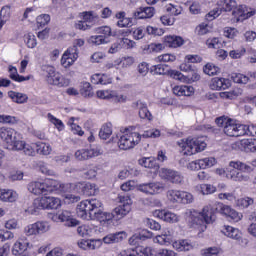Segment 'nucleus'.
Returning a JSON list of instances; mask_svg holds the SVG:
<instances>
[{"label": "nucleus", "mask_w": 256, "mask_h": 256, "mask_svg": "<svg viewBox=\"0 0 256 256\" xmlns=\"http://www.w3.org/2000/svg\"><path fill=\"white\" fill-rule=\"evenodd\" d=\"M0 138L5 143L6 148L9 151H24L25 155L33 157L35 150L29 144L21 139V133L17 130L9 127L0 128Z\"/></svg>", "instance_id": "obj_1"}, {"label": "nucleus", "mask_w": 256, "mask_h": 256, "mask_svg": "<svg viewBox=\"0 0 256 256\" xmlns=\"http://www.w3.org/2000/svg\"><path fill=\"white\" fill-rule=\"evenodd\" d=\"M190 220L194 225L199 226L200 231H205L207 225L215 221V208L208 205L203 208L202 212L196 210L190 211Z\"/></svg>", "instance_id": "obj_2"}, {"label": "nucleus", "mask_w": 256, "mask_h": 256, "mask_svg": "<svg viewBox=\"0 0 256 256\" xmlns=\"http://www.w3.org/2000/svg\"><path fill=\"white\" fill-rule=\"evenodd\" d=\"M230 167H232V169L227 174V177L232 179V181H249V176L244 174L253 171V167L249 164H245L241 161H232L230 162ZM239 171H243L244 173Z\"/></svg>", "instance_id": "obj_3"}, {"label": "nucleus", "mask_w": 256, "mask_h": 256, "mask_svg": "<svg viewBox=\"0 0 256 256\" xmlns=\"http://www.w3.org/2000/svg\"><path fill=\"white\" fill-rule=\"evenodd\" d=\"M179 147H181L184 155H195L196 153H201L205 151L207 143L199 138H188L186 140H181L178 142Z\"/></svg>", "instance_id": "obj_4"}, {"label": "nucleus", "mask_w": 256, "mask_h": 256, "mask_svg": "<svg viewBox=\"0 0 256 256\" xmlns=\"http://www.w3.org/2000/svg\"><path fill=\"white\" fill-rule=\"evenodd\" d=\"M118 199L120 205L112 211L115 221H121L123 217L129 215V213H131V205H133V201L129 196H119Z\"/></svg>", "instance_id": "obj_5"}, {"label": "nucleus", "mask_w": 256, "mask_h": 256, "mask_svg": "<svg viewBox=\"0 0 256 256\" xmlns=\"http://www.w3.org/2000/svg\"><path fill=\"white\" fill-rule=\"evenodd\" d=\"M140 142L141 134L138 132H126L120 137L118 147L122 151H129V149H133L136 145H139Z\"/></svg>", "instance_id": "obj_6"}, {"label": "nucleus", "mask_w": 256, "mask_h": 256, "mask_svg": "<svg viewBox=\"0 0 256 256\" xmlns=\"http://www.w3.org/2000/svg\"><path fill=\"white\" fill-rule=\"evenodd\" d=\"M46 81L49 85H55L56 87H69V79L63 77L61 73L55 71V67L46 66Z\"/></svg>", "instance_id": "obj_7"}, {"label": "nucleus", "mask_w": 256, "mask_h": 256, "mask_svg": "<svg viewBox=\"0 0 256 256\" xmlns=\"http://www.w3.org/2000/svg\"><path fill=\"white\" fill-rule=\"evenodd\" d=\"M70 185V188H72L74 193H77L78 195H85L86 197H91L99 193V188H97V185L89 182H77Z\"/></svg>", "instance_id": "obj_8"}, {"label": "nucleus", "mask_w": 256, "mask_h": 256, "mask_svg": "<svg viewBox=\"0 0 256 256\" xmlns=\"http://www.w3.org/2000/svg\"><path fill=\"white\" fill-rule=\"evenodd\" d=\"M33 206L35 209H59L61 199L53 196H43L40 199H35Z\"/></svg>", "instance_id": "obj_9"}, {"label": "nucleus", "mask_w": 256, "mask_h": 256, "mask_svg": "<svg viewBox=\"0 0 256 256\" xmlns=\"http://www.w3.org/2000/svg\"><path fill=\"white\" fill-rule=\"evenodd\" d=\"M52 221L65 223L66 227H77V225H79V220L73 218V214L68 210H63L58 214L52 215Z\"/></svg>", "instance_id": "obj_10"}, {"label": "nucleus", "mask_w": 256, "mask_h": 256, "mask_svg": "<svg viewBox=\"0 0 256 256\" xmlns=\"http://www.w3.org/2000/svg\"><path fill=\"white\" fill-rule=\"evenodd\" d=\"M222 4V8H216L212 11H210L207 15L206 18L208 19V21H213V19H217V17H219V15H221V11H234V9L237 7V1L235 0H223L221 2Z\"/></svg>", "instance_id": "obj_11"}, {"label": "nucleus", "mask_w": 256, "mask_h": 256, "mask_svg": "<svg viewBox=\"0 0 256 256\" xmlns=\"http://www.w3.org/2000/svg\"><path fill=\"white\" fill-rule=\"evenodd\" d=\"M138 189L141 193H145L146 195H159V193L165 191V185L161 182H150L140 184Z\"/></svg>", "instance_id": "obj_12"}, {"label": "nucleus", "mask_w": 256, "mask_h": 256, "mask_svg": "<svg viewBox=\"0 0 256 256\" xmlns=\"http://www.w3.org/2000/svg\"><path fill=\"white\" fill-rule=\"evenodd\" d=\"M99 155H103V151L99 148H81L75 152L74 157L77 161H89V159L99 157Z\"/></svg>", "instance_id": "obj_13"}, {"label": "nucleus", "mask_w": 256, "mask_h": 256, "mask_svg": "<svg viewBox=\"0 0 256 256\" xmlns=\"http://www.w3.org/2000/svg\"><path fill=\"white\" fill-rule=\"evenodd\" d=\"M44 187L46 189V195L48 193H53V191H60L61 193H66L68 189H71V184H62L55 179H46L44 181Z\"/></svg>", "instance_id": "obj_14"}, {"label": "nucleus", "mask_w": 256, "mask_h": 256, "mask_svg": "<svg viewBox=\"0 0 256 256\" xmlns=\"http://www.w3.org/2000/svg\"><path fill=\"white\" fill-rule=\"evenodd\" d=\"M79 58V50L76 49V47H70L68 48L61 58V65L67 69L68 67H71L75 61Z\"/></svg>", "instance_id": "obj_15"}, {"label": "nucleus", "mask_w": 256, "mask_h": 256, "mask_svg": "<svg viewBox=\"0 0 256 256\" xmlns=\"http://www.w3.org/2000/svg\"><path fill=\"white\" fill-rule=\"evenodd\" d=\"M160 177L161 179H165L166 181H170V183H175L176 185H180V183L183 182V175H181V173L168 168H161Z\"/></svg>", "instance_id": "obj_16"}, {"label": "nucleus", "mask_w": 256, "mask_h": 256, "mask_svg": "<svg viewBox=\"0 0 256 256\" xmlns=\"http://www.w3.org/2000/svg\"><path fill=\"white\" fill-rule=\"evenodd\" d=\"M224 133L228 137H242L243 124H237L233 119H230L228 124L224 126Z\"/></svg>", "instance_id": "obj_17"}, {"label": "nucleus", "mask_w": 256, "mask_h": 256, "mask_svg": "<svg viewBox=\"0 0 256 256\" xmlns=\"http://www.w3.org/2000/svg\"><path fill=\"white\" fill-rule=\"evenodd\" d=\"M80 203L82 204V206H84V210L88 215V219H91L93 217V211H96V209H101V207H103V203L95 198L90 200H84Z\"/></svg>", "instance_id": "obj_18"}, {"label": "nucleus", "mask_w": 256, "mask_h": 256, "mask_svg": "<svg viewBox=\"0 0 256 256\" xmlns=\"http://www.w3.org/2000/svg\"><path fill=\"white\" fill-rule=\"evenodd\" d=\"M233 17L236 21H241V19H249V17H253L255 15V11L249 12V9L245 5H236L234 11H232Z\"/></svg>", "instance_id": "obj_19"}, {"label": "nucleus", "mask_w": 256, "mask_h": 256, "mask_svg": "<svg viewBox=\"0 0 256 256\" xmlns=\"http://www.w3.org/2000/svg\"><path fill=\"white\" fill-rule=\"evenodd\" d=\"M155 217L162 219L166 223H179V216L177 214L167 210H156L154 212Z\"/></svg>", "instance_id": "obj_20"}, {"label": "nucleus", "mask_w": 256, "mask_h": 256, "mask_svg": "<svg viewBox=\"0 0 256 256\" xmlns=\"http://www.w3.org/2000/svg\"><path fill=\"white\" fill-rule=\"evenodd\" d=\"M31 249V243L27 240V237L23 236L19 238L13 245L12 254L23 253Z\"/></svg>", "instance_id": "obj_21"}, {"label": "nucleus", "mask_w": 256, "mask_h": 256, "mask_svg": "<svg viewBox=\"0 0 256 256\" xmlns=\"http://www.w3.org/2000/svg\"><path fill=\"white\" fill-rule=\"evenodd\" d=\"M231 87V81L226 78H213L210 83V88L213 91H220V89H229Z\"/></svg>", "instance_id": "obj_22"}, {"label": "nucleus", "mask_w": 256, "mask_h": 256, "mask_svg": "<svg viewBox=\"0 0 256 256\" xmlns=\"http://www.w3.org/2000/svg\"><path fill=\"white\" fill-rule=\"evenodd\" d=\"M155 15V7H140L134 12L135 19H151Z\"/></svg>", "instance_id": "obj_23"}, {"label": "nucleus", "mask_w": 256, "mask_h": 256, "mask_svg": "<svg viewBox=\"0 0 256 256\" xmlns=\"http://www.w3.org/2000/svg\"><path fill=\"white\" fill-rule=\"evenodd\" d=\"M125 237H127V233H125L124 231H121V232H116L113 234L106 235L102 239V241L106 245H111L113 243H121V241H123V239H125Z\"/></svg>", "instance_id": "obj_24"}, {"label": "nucleus", "mask_w": 256, "mask_h": 256, "mask_svg": "<svg viewBox=\"0 0 256 256\" xmlns=\"http://www.w3.org/2000/svg\"><path fill=\"white\" fill-rule=\"evenodd\" d=\"M17 197H19V195L13 190L0 189V201H4V203H15Z\"/></svg>", "instance_id": "obj_25"}, {"label": "nucleus", "mask_w": 256, "mask_h": 256, "mask_svg": "<svg viewBox=\"0 0 256 256\" xmlns=\"http://www.w3.org/2000/svg\"><path fill=\"white\" fill-rule=\"evenodd\" d=\"M28 191L33 193V195H47L45 182H30L28 184Z\"/></svg>", "instance_id": "obj_26"}, {"label": "nucleus", "mask_w": 256, "mask_h": 256, "mask_svg": "<svg viewBox=\"0 0 256 256\" xmlns=\"http://www.w3.org/2000/svg\"><path fill=\"white\" fill-rule=\"evenodd\" d=\"M172 91L178 97H191L192 93H195V88L193 86L181 85L175 86Z\"/></svg>", "instance_id": "obj_27"}, {"label": "nucleus", "mask_w": 256, "mask_h": 256, "mask_svg": "<svg viewBox=\"0 0 256 256\" xmlns=\"http://www.w3.org/2000/svg\"><path fill=\"white\" fill-rule=\"evenodd\" d=\"M94 219H97V221H99L103 225H109L111 221H113V219L115 218L113 216V212L110 213L99 210L98 212H94Z\"/></svg>", "instance_id": "obj_28"}, {"label": "nucleus", "mask_w": 256, "mask_h": 256, "mask_svg": "<svg viewBox=\"0 0 256 256\" xmlns=\"http://www.w3.org/2000/svg\"><path fill=\"white\" fill-rule=\"evenodd\" d=\"M221 233L230 239H235L236 241L241 239V231H239L237 228H233V226H223Z\"/></svg>", "instance_id": "obj_29"}, {"label": "nucleus", "mask_w": 256, "mask_h": 256, "mask_svg": "<svg viewBox=\"0 0 256 256\" xmlns=\"http://www.w3.org/2000/svg\"><path fill=\"white\" fill-rule=\"evenodd\" d=\"M137 109H139V117L141 119H148V121H151L153 119L151 112H149V109L147 108V104H145L143 101L138 100L135 103Z\"/></svg>", "instance_id": "obj_30"}, {"label": "nucleus", "mask_w": 256, "mask_h": 256, "mask_svg": "<svg viewBox=\"0 0 256 256\" xmlns=\"http://www.w3.org/2000/svg\"><path fill=\"white\" fill-rule=\"evenodd\" d=\"M164 43L167 45V47H173L174 49H177V47H181L185 41L181 36H166Z\"/></svg>", "instance_id": "obj_31"}, {"label": "nucleus", "mask_w": 256, "mask_h": 256, "mask_svg": "<svg viewBox=\"0 0 256 256\" xmlns=\"http://www.w3.org/2000/svg\"><path fill=\"white\" fill-rule=\"evenodd\" d=\"M139 165L146 169H159V164L154 157H144L138 160Z\"/></svg>", "instance_id": "obj_32"}, {"label": "nucleus", "mask_w": 256, "mask_h": 256, "mask_svg": "<svg viewBox=\"0 0 256 256\" xmlns=\"http://www.w3.org/2000/svg\"><path fill=\"white\" fill-rule=\"evenodd\" d=\"M8 71L10 73L9 77L12 81H17L18 83H23V81H29L31 76H21L19 72H17V68L15 66H9Z\"/></svg>", "instance_id": "obj_33"}, {"label": "nucleus", "mask_w": 256, "mask_h": 256, "mask_svg": "<svg viewBox=\"0 0 256 256\" xmlns=\"http://www.w3.org/2000/svg\"><path fill=\"white\" fill-rule=\"evenodd\" d=\"M8 96L10 97V99H12L14 103L18 104L27 103V101L29 100L27 94H23L21 92L10 91L8 92Z\"/></svg>", "instance_id": "obj_34"}, {"label": "nucleus", "mask_w": 256, "mask_h": 256, "mask_svg": "<svg viewBox=\"0 0 256 256\" xmlns=\"http://www.w3.org/2000/svg\"><path fill=\"white\" fill-rule=\"evenodd\" d=\"M81 15L83 17V21H85V23L88 25H91V27H93V25L99 21V15L93 11L82 12Z\"/></svg>", "instance_id": "obj_35"}, {"label": "nucleus", "mask_w": 256, "mask_h": 256, "mask_svg": "<svg viewBox=\"0 0 256 256\" xmlns=\"http://www.w3.org/2000/svg\"><path fill=\"white\" fill-rule=\"evenodd\" d=\"M111 135H113V127H112L111 123H106V124L102 125V127L100 128V131H99L100 139L107 141V139H109V137H111Z\"/></svg>", "instance_id": "obj_36"}, {"label": "nucleus", "mask_w": 256, "mask_h": 256, "mask_svg": "<svg viewBox=\"0 0 256 256\" xmlns=\"http://www.w3.org/2000/svg\"><path fill=\"white\" fill-rule=\"evenodd\" d=\"M174 249L177 251H191L193 249V245L189 240H180L173 244Z\"/></svg>", "instance_id": "obj_37"}, {"label": "nucleus", "mask_w": 256, "mask_h": 256, "mask_svg": "<svg viewBox=\"0 0 256 256\" xmlns=\"http://www.w3.org/2000/svg\"><path fill=\"white\" fill-rule=\"evenodd\" d=\"M36 151L39 155H51V145L43 142H38L36 143Z\"/></svg>", "instance_id": "obj_38"}, {"label": "nucleus", "mask_w": 256, "mask_h": 256, "mask_svg": "<svg viewBox=\"0 0 256 256\" xmlns=\"http://www.w3.org/2000/svg\"><path fill=\"white\" fill-rule=\"evenodd\" d=\"M231 79L234 83H238L239 85H247V83H249V76L242 73H233Z\"/></svg>", "instance_id": "obj_39"}, {"label": "nucleus", "mask_w": 256, "mask_h": 256, "mask_svg": "<svg viewBox=\"0 0 256 256\" xmlns=\"http://www.w3.org/2000/svg\"><path fill=\"white\" fill-rule=\"evenodd\" d=\"M11 15V8L9 6L2 7L0 11V29H3V25L7 23V18Z\"/></svg>", "instance_id": "obj_40"}, {"label": "nucleus", "mask_w": 256, "mask_h": 256, "mask_svg": "<svg viewBox=\"0 0 256 256\" xmlns=\"http://www.w3.org/2000/svg\"><path fill=\"white\" fill-rule=\"evenodd\" d=\"M199 165L201 169H207L209 167L217 165V160L213 157L199 159Z\"/></svg>", "instance_id": "obj_41"}, {"label": "nucleus", "mask_w": 256, "mask_h": 256, "mask_svg": "<svg viewBox=\"0 0 256 256\" xmlns=\"http://www.w3.org/2000/svg\"><path fill=\"white\" fill-rule=\"evenodd\" d=\"M88 43L98 46L105 45L106 43H109V41L103 35H94L89 38Z\"/></svg>", "instance_id": "obj_42"}, {"label": "nucleus", "mask_w": 256, "mask_h": 256, "mask_svg": "<svg viewBox=\"0 0 256 256\" xmlns=\"http://www.w3.org/2000/svg\"><path fill=\"white\" fill-rule=\"evenodd\" d=\"M181 193L179 190H169L167 192V198L171 203H181Z\"/></svg>", "instance_id": "obj_43"}, {"label": "nucleus", "mask_w": 256, "mask_h": 256, "mask_svg": "<svg viewBox=\"0 0 256 256\" xmlns=\"http://www.w3.org/2000/svg\"><path fill=\"white\" fill-rule=\"evenodd\" d=\"M135 251L136 256H153V248L149 246H138Z\"/></svg>", "instance_id": "obj_44"}, {"label": "nucleus", "mask_w": 256, "mask_h": 256, "mask_svg": "<svg viewBox=\"0 0 256 256\" xmlns=\"http://www.w3.org/2000/svg\"><path fill=\"white\" fill-rule=\"evenodd\" d=\"M77 233L80 237H91L93 228L91 226L82 225L77 228Z\"/></svg>", "instance_id": "obj_45"}, {"label": "nucleus", "mask_w": 256, "mask_h": 256, "mask_svg": "<svg viewBox=\"0 0 256 256\" xmlns=\"http://www.w3.org/2000/svg\"><path fill=\"white\" fill-rule=\"evenodd\" d=\"M177 57L173 54H162L155 58L157 63H173Z\"/></svg>", "instance_id": "obj_46"}, {"label": "nucleus", "mask_w": 256, "mask_h": 256, "mask_svg": "<svg viewBox=\"0 0 256 256\" xmlns=\"http://www.w3.org/2000/svg\"><path fill=\"white\" fill-rule=\"evenodd\" d=\"M242 145L246 152L256 153V140H244Z\"/></svg>", "instance_id": "obj_47"}, {"label": "nucleus", "mask_w": 256, "mask_h": 256, "mask_svg": "<svg viewBox=\"0 0 256 256\" xmlns=\"http://www.w3.org/2000/svg\"><path fill=\"white\" fill-rule=\"evenodd\" d=\"M232 209L233 208H230L228 205H225L223 203H218L215 206V210L218 211V213H221V215H225L226 217H228Z\"/></svg>", "instance_id": "obj_48"}, {"label": "nucleus", "mask_w": 256, "mask_h": 256, "mask_svg": "<svg viewBox=\"0 0 256 256\" xmlns=\"http://www.w3.org/2000/svg\"><path fill=\"white\" fill-rule=\"evenodd\" d=\"M219 71V67L215 66V64L208 63L204 67V73L209 76L217 75Z\"/></svg>", "instance_id": "obj_49"}, {"label": "nucleus", "mask_w": 256, "mask_h": 256, "mask_svg": "<svg viewBox=\"0 0 256 256\" xmlns=\"http://www.w3.org/2000/svg\"><path fill=\"white\" fill-rule=\"evenodd\" d=\"M25 43L29 49H35L37 47V38L33 34H27L25 36Z\"/></svg>", "instance_id": "obj_50"}, {"label": "nucleus", "mask_w": 256, "mask_h": 256, "mask_svg": "<svg viewBox=\"0 0 256 256\" xmlns=\"http://www.w3.org/2000/svg\"><path fill=\"white\" fill-rule=\"evenodd\" d=\"M47 117L50 123H52L53 125H55V127H57L58 131H63V128L65 127L63 125V121L57 119V117L53 116L51 113H48Z\"/></svg>", "instance_id": "obj_51"}, {"label": "nucleus", "mask_w": 256, "mask_h": 256, "mask_svg": "<svg viewBox=\"0 0 256 256\" xmlns=\"http://www.w3.org/2000/svg\"><path fill=\"white\" fill-rule=\"evenodd\" d=\"M95 33L97 35H102L104 39H107V37H111V27L109 26H102L95 29Z\"/></svg>", "instance_id": "obj_52"}, {"label": "nucleus", "mask_w": 256, "mask_h": 256, "mask_svg": "<svg viewBox=\"0 0 256 256\" xmlns=\"http://www.w3.org/2000/svg\"><path fill=\"white\" fill-rule=\"evenodd\" d=\"M142 137L144 139H149V138L156 139V137H161V131H159L158 129H150L145 131L142 134Z\"/></svg>", "instance_id": "obj_53"}, {"label": "nucleus", "mask_w": 256, "mask_h": 256, "mask_svg": "<svg viewBox=\"0 0 256 256\" xmlns=\"http://www.w3.org/2000/svg\"><path fill=\"white\" fill-rule=\"evenodd\" d=\"M24 233L28 237H31V235H39V231H38V228H37V223L30 224V225L26 226L25 229H24Z\"/></svg>", "instance_id": "obj_54"}, {"label": "nucleus", "mask_w": 256, "mask_h": 256, "mask_svg": "<svg viewBox=\"0 0 256 256\" xmlns=\"http://www.w3.org/2000/svg\"><path fill=\"white\" fill-rule=\"evenodd\" d=\"M81 95H83V97H93V87H91L90 83L85 82L83 84V88L81 89Z\"/></svg>", "instance_id": "obj_55"}, {"label": "nucleus", "mask_w": 256, "mask_h": 256, "mask_svg": "<svg viewBox=\"0 0 256 256\" xmlns=\"http://www.w3.org/2000/svg\"><path fill=\"white\" fill-rule=\"evenodd\" d=\"M151 71L154 73V75H167V73H169L167 66H163L161 64L154 66Z\"/></svg>", "instance_id": "obj_56"}, {"label": "nucleus", "mask_w": 256, "mask_h": 256, "mask_svg": "<svg viewBox=\"0 0 256 256\" xmlns=\"http://www.w3.org/2000/svg\"><path fill=\"white\" fill-rule=\"evenodd\" d=\"M51 21V16L48 14H41L36 18V22L39 25V27H45Z\"/></svg>", "instance_id": "obj_57"}, {"label": "nucleus", "mask_w": 256, "mask_h": 256, "mask_svg": "<svg viewBox=\"0 0 256 256\" xmlns=\"http://www.w3.org/2000/svg\"><path fill=\"white\" fill-rule=\"evenodd\" d=\"M245 53H247V49L245 48H241L238 50H231L229 52V57H231V59H241L243 55H245Z\"/></svg>", "instance_id": "obj_58"}, {"label": "nucleus", "mask_w": 256, "mask_h": 256, "mask_svg": "<svg viewBox=\"0 0 256 256\" xmlns=\"http://www.w3.org/2000/svg\"><path fill=\"white\" fill-rule=\"evenodd\" d=\"M180 203L184 205H188L189 203H193V194L189 192L182 191L180 196Z\"/></svg>", "instance_id": "obj_59"}, {"label": "nucleus", "mask_w": 256, "mask_h": 256, "mask_svg": "<svg viewBox=\"0 0 256 256\" xmlns=\"http://www.w3.org/2000/svg\"><path fill=\"white\" fill-rule=\"evenodd\" d=\"M36 226L38 229V235H43V233H47V231L51 229L48 222H36Z\"/></svg>", "instance_id": "obj_60"}, {"label": "nucleus", "mask_w": 256, "mask_h": 256, "mask_svg": "<svg viewBox=\"0 0 256 256\" xmlns=\"http://www.w3.org/2000/svg\"><path fill=\"white\" fill-rule=\"evenodd\" d=\"M242 135H249L250 137H256V126L255 125H243Z\"/></svg>", "instance_id": "obj_61"}, {"label": "nucleus", "mask_w": 256, "mask_h": 256, "mask_svg": "<svg viewBox=\"0 0 256 256\" xmlns=\"http://www.w3.org/2000/svg\"><path fill=\"white\" fill-rule=\"evenodd\" d=\"M96 95L98 99H113V91L109 90H99L96 92Z\"/></svg>", "instance_id": "obj_62"}, {"label": "nucleus", "mask_w": 256, "mask_h": 256, "mask_svg": "<svg viewBox=\"0 0 256 256\" xmlns=\"http://www.w3.org/2000/svg\"><path fill=\"white\" fill-rule=\"evenodd\" d=\"M206 45L209 49H219L221 47V41H219V38H210L206 41Z\"/></svg>", "instance_id": "obj_63"}, {"label": "nucleus", "mask_w": 256, "mask_h": 256, "mask_svg": "<svg viewBox=\"0 0 256 256\" xmlns=\"http://www.w3.org/2000/svg\"><path fill=\"white\" fill-rule=\"evenodd\" d=\"M220 253H221V249H219L218 247H209L202 250V255L204 256L219 255Z\"/></svg>", "instance_id": "obj_64"}]
</instances>
